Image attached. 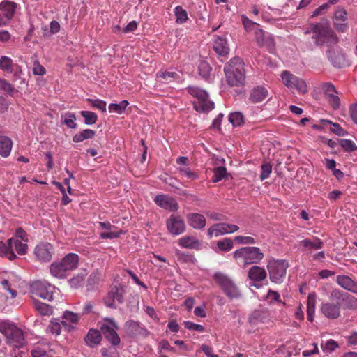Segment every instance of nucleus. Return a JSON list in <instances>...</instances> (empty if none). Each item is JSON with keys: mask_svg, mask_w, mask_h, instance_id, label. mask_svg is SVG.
<instances>
[{"mask_svg": "<svg viewBox=\"0 0 357 357\" xmlns=\"http://www.w3.org/2000/svg\"><path fill=\"white\" fill-rule=\"evenodd\" d=\"M312 38L318 45H326L329 47L337 45L339 39L336 33L328 26V20L322 19L321 22L311 25Z\"/></svg>", "mask_w": 357, "mask_h": 357, "instance_id": "1", "label": "nucleus"}, {"mask_svg": "<svg viewBox=\"0 0 357 357\" xmlns=\"http://www.w3.org/2000/svg\"><path fill=\"white\" fill-rule=\"evenodd\" d=\"M227 83L230 86H243L245 81L244 63L239 57H234L224 67Z\"/></svg>", "mask_w": 357, "mask_h": 357, "instance_id": "2", "label": "nucleus"}, {"mask_svg": "<svg viewBox=\"0 0 357 357\" xmlns=\"http://www.w3.org/2000/svg\"><path fill=\"white\" fill-rule=\"evenodd\" d=\"M78 262L79 256L77 254L68 253L61 261H54L50 265V273L53 277L65 278L77 267Z\"/></svg>", "mask_w": 357, "mask_h": 357, "instance_id": "3", "label": "nucleus"}, {"mask_svg": "<svg viewBox=\"0 0 357 357\" xmlns=\"http://www.w3.org/2000/svg\"><path fill=\"white\" fill-rule=\"evenodd\" d=\"M237 263L243 266L259 264L264 257V254L258 247H243L234 252Z\"/></svg>", "mask_w": 357, "mask_h": 357, "instance_id": "4", "label": "nucleus"}, {"mask_svg": "<svg viewBox=\"0 0 357 357\" xmlns=\"http://www.w3.org/2000/svg\"><path fill=\"white\" fill-rule=\"evenodd\" d=\"M188 92L196 98L194 102V108L197 112H207L214 107L213 102L208 98V93L196 86L188 88Z\"/></svg>", "mask_w": 357, "mask_h": 357, "instance_id": "5", "label": "nucleus"}, {"mask_svg": "<svg viewBox=\"0 0 357 357\" xmlns=\"http://www.w3.org/2000/svg\"><path fill=\"white\" fill-rule=\"evenodd\" d=\"M213 278L229 298L234 299L241 297V294L239 288L227 275L222 273H216Z\"/></svg>", "mask_w": 357, "mask_h": 357, "instance_id": "6", "label": "nucleus"}, {"mask_svg": "<svg viewBox=\"0 0 357 357\" xmlns=\"http://www.w3.org/2000/svg\"><path fill=\"white\" fill-rule=\"evenodd\" d=\"M288 262L282 259H271L267 264V269L271 282L280 284L286 275Z\"/></svg>", "mask_w": 357, "mask_h": 357, "instance_id": "7", "label": "nucleus"}, {"mask_svg": "<svg viewBox=\"0 0 357 357\" xmlns=\"http://www.w3.org/2000/svg\"><path fill=\"white\" fill-rule=\"evenodd\" d=\"M54 287L45 281L37 280L30 286L31 298L36 300V298H41L49 301L53 299Z\"/></svg>", "mask_w": 357, "mask_h": 357, "instance_id": "8", "label": "nucleus"}, {"mask_svg": "<svg viewBox=\"0 0 357 357\" xmlns=\"http://www.w3.org/2000/svg\"><path fill=\"white\" fill-rule=\"evenodd\" d=\"M118 326L112 319H106L105 323L102 324L100 330L105 339H107L112 345L116 346L120 344L121 340L116 333Z\"/></svg>", "mask_w": 357, "mask_h": 357, "instance_id": "9", "label": "nucleus"}, {"mask_svg": "<svg viewBox=\"0 0 357 357\" xmlns=\"http://www.w3.org/2000/svg\"><path fill=\"white\" fill-rule=\"evenodd\" d=\"M255 40L259 47L265 48L270 53H274L275 44L271 33L265 32L261 29H257L255 32Z\"/></svg>", "mask_w": 357, "mask_h": 357, "instance_id": "10", "label": "nucleus"}, {"mask_svg": "<svg viewBox=\"0 0 357 357\" xmlns=\"http://www.w3.org/2000/svg\"><path fill=\"white\" fill-rule=\"evenodd\" d=\"M166 225L168 231L174 236L180 235L186 229L183 219L181 216L174 214L170 215Z\"/></svg>", "mask_w": 357, "mask_h": 357, "instance_id": "11", "label": "nucleus"}, {"mask_svg": "<svg viewBox=\"0 0 357 357\" xmlns=\"http://www.w3.org/2000/svg\"><path fill=\"white\" fill-rule=\"evenodd\" d=\"M335 29L341 33L346 32L349 29L347 13L343 8L335 10L333 18Z\"/></svg>", "mask_w": 357, "mask_h": 357, "instance_id": "12", "label": "nucleus"}, {"mask_svg": "<svg viewBox=\"0 0 357 357\" xmlns=\"http://www.w3.org/2000/svg\"><path fill=\"white\" fill-rule=\"evenodd\" d=\"M282 79L283 83L288 88L292 86L291 84L294 82H296V81L298 82V83H297V84L298 85V93H299L304 94L307 91V86L305 82L303 79L296 77V75L290 73L288 71H284L282 73Z\"/></svg>", "mask_w": 357, "mask_h": 357, "instance_id": "13", "label": "nucleus"}, {"mask_svg": "<svg viewBox=\"0 0 357 357\" xmlns=\"http://www.w3.org/2000/svg\"><path fill=\"white\" fill-rule=\"evenodd\" d=\"M124 294L125 291L122 287L114 286L112 287L105 298V305L109 307H113L116 301L119 303H122L124 300Z\"/></svg>", "mask_w": 357, "mask_h": 357, "instance_id": "14", "label": "nucleus"}, {"mask_svg": "<svg viewBox=\"0 0 357 357\" xmlns=\"http://www.w3.org/2000/svg\"><path fill=\"white\" fill-rule=\"evenodd\" d=\"M53 247L50 243H40L36 246L34 255L41 262L50 261L52 259Z\"/></svg>", "mask_w": 357, "mask_h": 357, "instance_id": "15", "label": "nucleus"}, {"mask_svg": "<svg viewBox=\"0 0 357 357\" xmlns=\"http://www.w3.org/2000/svg\"><path fill=\"white\" fill-rule=\"evenodd\" d=\"M154 202L160 207L175 212L178 209L176 199L167 195H160L154 198Z\"/></svg>", "mask_w": 357, "mask_h": 357, "instance_id": "16", "label": "nucleus"}, {"mask_svg": "<svg viewBox=\"0 0 357 357\" xmlns=\"http://www.w3.org/2000/svg\"><path fill=\"white\" fill-rule=\"evenodd\" d=\"M324 245V242L318 237L305 238L298 242V246L301 251L309 253H311L314 250L321 249Z\"/></svg>", "mask_w": 357, "mask_h": 357, "instance_id": "17", "label": "nucleus"}, {"mask_svg": "<svg viewBox=\"0 0 357 357\" xmlns=\"http://www.w3.org/2000/svg\"><path fill=\"white\" fill-rule=\"evenodd\" d=\"M127 332L130 336L137 337L141 336L142 337H147L150 332L141 324L133 320L128 321L125 324Z\"/></svg>", "mask_w": 357, "mask_h": 357, "instance_id": "18", "label": "nucleus"}, {"mask_svg": "<svg viewBox=\"0 0 357 357\" xmlns=\"http://www.w3.org/2000/svg\"><path fill=\"white\" fill-rule=\"evenodd\" d=\"M340 303L336 304L329 302L321 304L320 310L321 313L328 319H335L340 315Z\"/></svg>", "mask_w": 357, "mask_h": 357, "instance_id": "19", "label": "nucleus"}, {"mask_svg": "<svg viewBox=\"0 0 357 357\" xmlns=\"http://www.w3.org/2000/svg\"><path fill=\"white\" fill-rule=\"evenodd\" d=\"M188 224L195 229H202L206 224L205 217L200 213H190L186 216Z\"/></svg>", "mask_w": 357, "mask_h": 357, "instance_id": "20", "label": "nucleus"}, {"mask_svg": "<svg viewBox=\"0 0 357 357\" xmlns=\"http://www.w3.org/2000/svg\"><path fill=\"white\" fill-rule=\"evenodd\" d=\"M336 282L345 290L357 294V282L350 277L344 275H338L336 278Z\"/></svg>", "mask_w": 357, "mask_h": 357, "instance_id": "21", "label": "nucleus"}, {"mask_svg": "<svg viewBox=\"0 0 357 357\" xmlns=\"http://www.w3.org/2000/svg\"><path fill=\"white\" fill-rule=\"evenodd\" d=\"M17 7V4L16 3L8 0H4L0 3V11L6 20L9 22L14 16Z\"/></svg>", "mask_w": 357, "mask_h": 357, "instance_id": "22", "label": "nucleus"}, {"mask_svg": "<svg viewBox=\"0 0 357 357\" xmlns=\"http://www.w3.org/2000/svg\"><path fill=\"white\" fill-rule=\"evenodd\" d=\"M213 50L220 58H225L229 52L226 39L220 36H217L214 40Z\"/></svg>", "mask_w": 357, "mask_h": 357, "instance_id": "23", "label": "nucleus"}, {"mask_svg": "<svg viewBox=\"0 0 357 357\" xmlns=\"http://www.w3.org/2000/svg\"><path fill=\"white\" fill-rule=\"evenodd\" d=\"M7 338L9 341V344L16 348H20L25 344L23 332L17 326L13 330L10 336H8Z\"/></svg>", "mask_w": 357, "mask_h": 357, "instance_id": "24", "label": "nucleus"}, {"mask_svg": "<svg viewBox=\"0 0 357 357\" xmlns=\"http://www.w3.org/2000/svg\"><path fill=\"white\" fill-rule=\"evenodd\" d=\"M178 244L183 248L199 250L201 243L198 238L192 236H184L178 239Z\"/></svg>", "mask_w": 357, "mask_h": 357, "instance_id": "25", "label": "nucleus"}, {"mask_svg": "<svg viewBox=\"0 0 357 357\" xmlns=\"http://www.w3.org/2000/svg\"><path fill=\"white\" fill-rule=\"evenodd\" d=\"M248 276L250 280L256 282H260L266 278L267 273L263 267L253 266L250 268Z\"/></svg>", "mask_w": 357, "mask_h": 357, "instance_id": "26", "label": "nucleus"}, {"mask_svg": "<svg viewBox=\"0 0 357 357\" xmlns=\"http://www.w3.org/2000/svg\"><path fill=\"white\" fill-rule=\"evenodd\" d=\"M268 95V90L261 86H257L254 88L250 94L249 100L252 103H258L264 100Z\"/></svg>", "mask_w": 357, "mask_h": 357, "instance_id": "27", "label": "nucleus"}, {"mask_svg": "<svg viewBox=\"0 0 357 357\" xmlns=\"http://www.w3.org/2000/svg\"><path fill=\"white\" fill-rule=\"evenodd\" d=\"M13 147L12 140L7 136H0V155L3 158L10 155Z\"/></svg>", "mask_w": 357, "mask_h": 357, "instance_id": "28", "label": "nucleus"}, {"mask_svg": "<svg viewBox=\"0 0 357 357\" xmlns=\"http://www.w3.org/2000/svg\"><path fill=\"white\" fill-rule=\"evenodd\" d=\"M10 248L14 252V250L20 255H24L27 252L28 245L26 242L21 241L17 238L9 239Z\"/></svg>", "mask_w": 357, "mask_h": 357, "instance_id": "29", "label": "nucleus"}, {"mask_svg": "<svg viewBox=\"0 0 357 357\" xmlns=\"http://www.w3.org/2000/svg\"><path fill=\"white\" fill-rule=\"evenodd\" d=\"M227 234L228 231L225 229V223L214 224L207 231V236L209 238H211L213 236L218 237Z\"/></svg>", "mask_w": 357, "mask_h": 357, "instance_id": "30", "label": "nucleus"}, {"mask_svg": "<svg viewBox=\"0 0 357 357\" xmlns=\"http://www.w3.org/2000/svg\"><path fill=\"white\" fill-rule=\"evenodd\" d=\"M102 340L101 333L96 329H90L88 332L85 341L89 347H93L98 344Z\"/></svg>", "mask_w": 357, "mask_h": 357, "instance_id": "31", "label": "nucleus"}, {"mask_svg": "<svg viewBox=\"0 0 357 357\" xmlns=\"http://www.w3.org/2000/svg\"><path fill=\"white\" fill-rule=\"evenodd\" d=\"M0 257H6L9 260H14L17 258V255L10 248L9 240L6 243L0 241Z\"/></svg>", "mask_w": 357, "mask_h": 357, "instance_id": "32", "label": "nucleus"}, {"mask_svg": "<svg viewBox=\"0 0 357 357\" xmlns=\"http://www.w3.org/2000/svg\"><path fill=\"white\" fill-rule=\"evenodd\" d=\"M33 303L36 310L41 315L50 316L53 313V309L50 305L38 300H34Z\"/></svg>", "mask_w": 357, "mask_h": 357, "instance_id": "33", "label": "nucleus"}, {"mask_svg": "<svg viewBox=\"0 0 357 357\" xmlns=\"http://www.w3.org/2000/svg\"><path fill=\"white\" fill-rule=\"evenodd\" d=\"M174 12L178 24H183L189 20L187 11L182 6H176Z\"/></svg>", "mask_w": 357, "mask_h": 357, "instance_id": "34", "label": "nucleus"}, {"mask_svg": "<svg viewBox=\"0 0 357 357\" xmlns=\"http://www.w3.org/2000/svg\"><path fill=\"white\" fill-rule=\"evenodd\" d=\"M96 132L91 129H85L75 135L73 137L74 142H80L85 139H91L95 136Z\"/></svg>", "mask_w": 357, "mask_h": 357, "instance_id": "35", "label": "nucleus"}, {"mask_svg": "<svg viewBox=\"0 0 357 357\" xmlns=\"http://www.w3.org/2000/svg\"><path fill=\"white\" fill-rule=\"evenodd\" d=\"M129 102L128 100H122L119 103H111L109 104L108 109L109 112H114L118 114H122L125 112L126 109L128 106Z\"/></svg>", "mask_w": 357, "mask_h": 357, "instance_id": "36", "label": "nucleus"}, {"mask_svg": "<svg viewBox=\"0 0 357 357\" xmlns=\"http://www.w3.org/2000/svg\"><path fill=\"white\" fill-rule=\"evenodd\" d=\"M341 305L344 309L357 310V298L347 293Z\"/></svg>", "mask_w": 357, "mask_h": 357, "instance_id": "37", "label": "nucleus"}, {"mask_svg": "<svg viewBox=\"0 0 357 357\" xmlns=\"http://www.w3.org/2000/svg\"><path fill=\"white\" fill-rule=\"evenodd\" d=\"M0 69L8 73L13 71V62L12 59L6 56L0 58Z\"/></svg>", "mask_w": 357, "mask_h": 357, "instance_id": "38", "label": "nucleus"}, {"mask_svg": "<svg viewBox=\"0 0 357 357\" xmlns=\"http://www.w3.org/2000/svg\"><path fill=\"white\" fill-rule=\"evenodd\" d=\"M333 51L328 50L326 52L327 56L331 61L333 63L334 66L341 68L344 65L345 58L343 54H340L337 56H333Z\"/></svg>", "mask_w": 357, "mask_h": 357, "instance_id": "39", "label": "nucleus"}, {"mask_svg": "<svg viewBox=\"0 0 357 357\" xmlns=\"http://www.w3.org/2000/svg\"><path fill=\"white\" fill-rule=\"evenodd\" d=\"M178 172L182 175L185 176L188 179L192 181L198 178V174L190 169L188 167H179L177 169Z\"/></svg>", "mask_w": 357, "mask_h": 357, "instance_id": "40", "label": "nucleus"}, {"mask_svg": "<svg viewBox=\"0 0 357 357\" xmlns=\"http://www.w3.org/2000/svg\"><path fill=\"white\" fill-rule=\"evenodd\" d=\"M49 347L45 345H37L31 351L32 357H49Z\"/></svg>", "mask_w": 357, "mask_h": 357, "instance_id": "41", "label": "nucleus"}, {"mask_svg": "<svg viewBox=\"0 0 357 357\" xmlns=\"http://www.w3.org/2000/svg\"><path fill=\"white\" fill-rule=\"evenodd\" d=\"M80 114L84 119V123L86 125L94 124L98 120V115L90 111H81Z\"/></svg>", "mask_w": 357, "mask_h": 357, "instance_id": "42", "label": "nucleus"}, {"mask_svg": "<svg viewBox=\"0 0 357 357\" xmlns=\"http://www.w3.org/2000/svg\"><path fill=\"white\" fill-rule=\"evenodd\" d=\"M79 314L75 313L71 311L66 310L63 312L62 319L70 322V324H77L79 321Z\"/></svg>", "mask_w": 357, "mask_h": 357, "instance_id": "43", "label": "nucleus"}, {"mask_svg": "<svg viewBox=\"0 0 357 357\" xmlns=\"http://www.w3.org/2000/svg\"><path fill=\"white\" fill-rule=\"evenodd\" d=\"M233 241L229 238H225L221 241H218L217 246L219 250L223 252H228L233 248Z\"/></svg>", "mask_w": 357, "mask_h": 357, "instance_id": "44", "label": "nucleus"}, {"mask_svg": "<svg viewBox=\"0 0 357 357\" xmlns=\"http://www.w3.org/2000/svg\"><path fill=\"white\" fill-rule=\"evenodd\" d=\"M241 20L243 25L247 31H250L252 30H255V31L257 29H260L259 24L252 22L244 15H242Z\"/></svg>", "mask_w": 357, "mask_h": 357, "instance_id": "45", "label": "nucleus"}, {"mask_svg": "<svg viewBox=\"0 0 357 357\" xmlns=\"http://www.w3.org/2000/svg\"><path fill=\"white\" fill-rule=\"evenodd\" d=\"M346 294V292H344L338 289H333L331 291L330 299L332 301H336L337 303L339 302L341 305Z\"/></svg>", "mask_w": 357, "mask_h": 357, "instance_id": "46", "label": "nucleus"}, {"mask_svg": "<svg viewBox=\"0 0 357 357\" xmlns=\"http://www.w3.org/2000/svg\"><path fill=\"white\" fill-rule=\"evenodd\" d=\"M227 169L224 167H215L213 169V176L212 177L213 183H217L221 181L226 175Z\"/></svg>", "mask_w": 357, "mask_h": 357, "instance_id": "47", "label": "nucleus"}, {"mask_svg": "<svg viewBox=\"0 0 357 357\" xmlns=\"http://www.w3.org/2000/svg\"><path fill=\"white\" fill-rule=\"evenodd\" d=\"M47 330L52 334L59 335L61 332V326L59 320L55 319H52Z\"/></svg>", "mask_w": 357, "mask_h": 357, "instance_id": "48", "label": "nucleus"}, {"mask_svg": "<svg viewBox=\"0 0 357 357\" xmlns=\"http://www.w3.org/2000/svg\"><path fill=\"white\" fill-rule=\"evenodd\" d=\"M340 144L347 152H353L357 150V146L351 139H343L340 140Z\"/></svg>", "mask_w": 357, "mask_h": 357, "instance_id": "49", "label": "nucleus"}, {"mask_svg": "<svg viewBox=\"0 0 357 357\" xmlns=\"http://www.w3.org/2000/svg\"><path fill=\"white\" fill-rule=\"evenodd\" d=\"M199 75L204 79H207L211 71L210 65L205 61H202L199 64Z\"/></svg>", "mask_w": 357, "mask_h": 357, "instance_id": "50", "label": "nucleus"}, {"mask_svg": "<svg viewBox=\"0 0 357 357\" xmlns=\"http://www.w3.org/2000/svg\"><path fill=\"white\" fill-rule=\"evenodd\" d=\"M86 101L90 103L91 107L93 108L98 109L101 110L102 112H106V106L107 103L105 101H103L100 99H91V98H87Z\"/></svg>", "mask_w": 357, "mask_h": 357, "instance_id": "51", "label": "nucleus"}, {"mask_svg": "<svg viewBox=\"0 0 357 357\" xmlns=\"http://www.w3.org/2000/svg\"><path fill=\"white\" fill-rule=\"evenodd\" d=\"M243 115L241 112H233L229 116V121L234 126H239L243 123Z\"/></svg>", "mask_w": 357, "mask_h": 357, "instance_id": "52", "label": "nucleus"}, {"mask_svg": "<svg viewBox=\"0 0 357 357\" xmlns=\"http://www.w3.org/2000/svg\"><path fill=\"white\" fill-rule=\"evenodd\" d=\"M321 89L322 91L324 92L326 98H327L330 96H332V95L337 94V91L335 86L330 82L324 83L321 85Z\"/></svg>", "mask_w": 357, "mask_h": 357, "instance_id": "53", "label": "nucleus"}, {"mask_svg": "<svg viewBox=\"0 0 357 357\" xmlns=\"http://www.w3.org/2000/svg\"><path fill=\"white\" fill-rule=\"evenodd\" d=\"M15 327V325L6 322V321H2L0 322V332L3 333L6 337L8 336H10L11 333L14 328Z\"/></svg>", "mask_w": 357, "mask_h": 357, "instance_id": "54", "label": "nucleus"}, {"mask_svg": "<svg viewBox=\"0 0 357 357\" xmlns=\"http://www.w3.org/2000/svg\"><path fill=\"white\" fill-rule=\"evenodd\" d=\"M76 120L75 115L71 112H67L64 114L63 123L66 125L68 128H77V123L75 122Z\"/></svg>", "mask_w": 357, "mask_h": 357, "instance_id": "55", "label": "nucleus"}, {"mask_svg": "<svg viewBox=\"0 0 357 357\" xmlns=\"http://www.w3.org/2000/svg\"><path fill=\"white\" fill-rule=\"evenodd\" d=\"M93 313H95L93 303L91 301H87L82 305V310L79 314L80 316H84Z\"/></svg>", "mask_w": 357, "mask_h": 357, "instance_id": "56", "label": "nucleus"}, {"mask_svg": "<svg viewBox=\"0 0 357 357\" xmlns=\"http://www.w3.org/2000/svg\"><path fill=\"white\" fill-rule=\"evenodd\" d=\"M261 169L260 179L264 181L269 177L272 172V166L269 163H264L261 165Z\"/></svg>", "mask_w": 357, "mask_h": 357, "instance_id": "57", "label": "nucleus"}, {"mask_svg": "<svg viewBox=\"0 0 357 357\" xmlns=\"http://www.w3.org/2000/svg\"><path fill=\"white\" fill-rule=\"evenodd\" d=\"M177 256L179 260L185 263H194L196 261L194 255L188 252H178Z\"/></svg>", "mask_w": 357, "mask_h": 357, "instance_id": "58", "label": "nucleus"}, {"mask_svg": "<svg viewBox=\"0 0 357 357\" xmlns=\"http://www.w3.org/2000/svg\"><path fill=\"white\" fill-rule=\"evenodd\" d=\"M326 98L333 109L337 110V109L340 108V99L338 97L337 94L330 96Z\"/></svg>", "mask_w": 357, "mask_h": 357, "instance_id": "59", "label": "nucleus"}, {"mask_svg": "<svg viewBox=\"0 0 357 357\" xmlns=\"http://www.w3.org/2000/svg\"><path fill=\"white\" fill-rule=\"evenodd\" d=\"M33 73L35 75H45L46 74V69L43 66L38 60L33 61Z\"/></svg>", "mask_w": 357, "mask_h": 357, "instance_id": "60", "label": "nucleus"}, {"mask_svg": "<svg viewBox=\"0 0 357 357\" xmlns=\"http://www.w3.org/2000/svg\"><path fill=\"white\" fill-rule=\"evenodd\" d=\"M84 278L82 275H77V276L73 277L69 280V283L73 288H78L82 286L84 283Z\"/></svg>", "mask_w": 357, "mask_h": 357, "instance_id": "61", "label": "nucleus"}, {"mask_svg": "<svg viewBox=\"0 0 357 357\" xmlns=\"http://www.w3.org/2000/svg\"><path fill=\"white\" fill-rule=\"evenodd\" d=\"M234 241L239 244H254L255 243V240L253 237L251 236H237L234 237Z\"/></svg>", "mask_w": 357, "mask_h": 357, "instance_id": "62", "label": "nucleus"}, {"mask_svg": "<svg viewBox=\"0 0 357 357\" xmlns=\"http://www.w3.org/2000/svg\"><path fill=\"white\" fill-rule=\"evenodd\" d=\"M2 288L8 291L11 294V298H13L16 296L17 292L15 290L11 289V284L8 280H2L0 282Z\"/></svg>", "mask_w": 357, "mask_h": 357, "instance_id": "63", "label": "nucleus"}, {"mask_svg": "<svg viewBox=\"0 0 357 357\" xmlns=\"http://www.w3.org/2000/svg\"><path fill=\"white\" fill-rule=\"evenodd\" d=\"M0 89L6 93H12L14 91L13 86L6 79H0Z\"/></svg>", "mask_w": 357, "mask_h": 357, "instance_id": "64", "label": "nucleus"}]
</instances>
